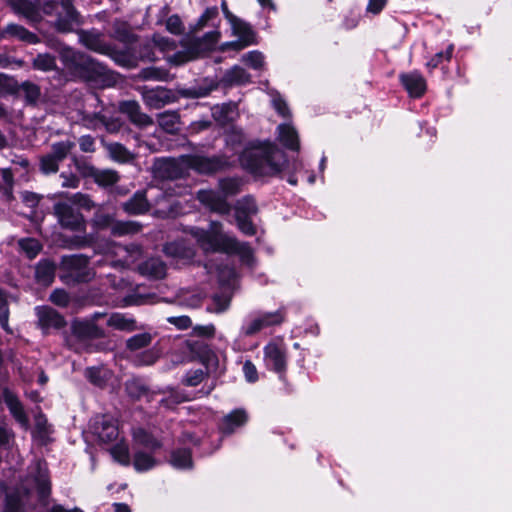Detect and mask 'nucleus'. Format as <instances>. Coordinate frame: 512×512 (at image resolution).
Here are the masks:
<instances>
[{
  "instance_id": "nucleus-35",
  "label": "nucleus",
  "mask_w": 512,
  "mask_h": 512,
  "mask_svg": "<svg viewBox=\"0 0 512 512\" xmlns=\"http://www.w3.org/2000/svg\"><path fill=\"white\" fill-rule=\"evenodd\" d=\"M236 216L250 217L255 215L258 211L255 200L246 196L238 200L235 206Z\"/></svg>"
},
{
  "instance_id": "nucleus-25",
  "label": "nucleus",
  "mask_w": 512,
  "mask_h": 512,
  "mask_svg": "<svg viewBox=\"0 0 512 512\" xmlns=\"http://www.w3.org/2000/svg\"><path fill=\"white\" fill-rule=\"evenodd\" d=\"M36 279L40 284L49 285L55 276V265L49 260H42L36 266Z\"/></svg>"
},
{
  "instance_id": "nucleus-8",
  "label": "nucleus",
  "mask_w": 512,
  "mask_h": 512,
  "mask_svg": "<svg viewBox=\"0 0 512 512\" xmlns=\"http://www.w3.org/2000/svg\"><path fill=\"white\" fill-rule=\"evenodd\" d=\"M104 253L107 257L116 258L112 260L114 267H128L138 259L141 251L136 245L122 246L116 243H107Z\"/></svg>"
},
{
  "instance_id": "nucleus-57",
  "label": "nucleus",
  "mask_w": 512,
  "mask_h": 512,
  "mask_svg": "<svg viewBox=\"0 0 512 512\" xmlns=\"http://www.w3.org/2000/svg\"><path fill=\"white\" fill-rule=\"evenodd\" d=\"M191 399V397L182 392L173 391L166 399H162L161 402L167 407H172L175 404H179L184 401H189Z\"/></svg>"
},
{
  "instance_id": "nucleus-24",
  "label": "nucleus",
  "mask_w": 512,
  "mask_h": 512,
  "mask_svg": "<svg viewBox=\"0 0 512 512\" xmlns=\"http://www.w3.org/2000/svg\"><path fill=\"white\" fill-rule=\"evenodd\" d=\"M4 401L11 414L22 425H27V417L18 398L9 390L4 391Z\"/></svg>"
},
{
  "instance_id": "nucleus-38",
  "label": "nucleus",
  "mask_w": 512,
  "mask_h": 512,
  "mask_svg": "<svg viewBox=\"0 0 512 512\" xmlns=\"http://www.w3.org/2000/svg\"><path fill=\"white\" fill-rule=\"evenodd\" d=\"M75 147L71 140L60 141L52 144L50 154L58 161H63Z\"/></svg>"
},
{
  "instance_id": "nucleus-15",
  "label": "nucleus",
  "mask_w": 512,
  "mask_h": 512,
  "mask_svg": "<svg viewBox=\"0 0 512 512\" xmlns=\"http://www.w3.org/2000/svg\"><path fill=\"white\" fill-rule=\"evenodd\" d=\"M39 325L44 329L61 328L64 326V318L53 308L49 306H41L36 308Z\"/></svg>"
},
{
  "instance_id": "nucleus-9",
  "label": "nucleus",
  "mask_w": 512,
  "mask_h": 512,
  "mask_svg": "<svg viewBox=\"0 0 512 512\" xmlns=\"http://www.w3.org/2000/svg\"><path fill=\"white\" fill-rule=\"evenodd\" d=\"M264 363L267 369L283 374L287 366L286 349L282 343L270 342L264 349Z\"/></svg>"
},
{
  "instance_id": "nucleus-41",
  "label": "nucleus",
  "mask_w": 512,
  "mask_h": 512,
  "mask_svg": "<svg viewBox=\"0 0 512 512\" xmlns=\"http://www.w3.org/2000/svg\"><path fill=\"white\" fill-rule=\"evenodd\" d=\"M218 8L217 7H209L204 13L198 18L196 23L191 26L192 32H198L204 29L210 22H213L218 17Z\"/></svg>"
},
{
  "instance_id": "nucleus-53",
  "label": "nucleus",
  "mask_w": 512,
  "mask_h": 512,
  "mask_svg": "<svg viewBox=\"0 0 512 512\" xmlns=\"http://www.w3.org/2000/svg\"><path fill=\"white\" fill-rule=\"evenodd\" d=\"M242 61L253 69H259L264 64V56L259 51H250L242 56Z\"/></svg>"
},
{
  "instance_id": "nucleus-6",
  "label": "nucleus",
  "mask_w": 512,
  "mask_h": 512,
  "mask_svg": "<svg viewBox=\"0 0 512 512\" xmlns=\"http://www.w3.org/2000/svg\"><path fill=\"white\" fill-rule=\"evenodd\" d=\"M284 321V314L281 310L274 312H261L252 316L241 327L244 336H252L263 329L280 325Z\"/></svg>"
},
{
  "instance_id": "nucleus-46",
  "label": "nucleus",
  "mask_w": 512,
  "mask_h": 512,
  "mask_svg": "<svg viewBox=\"0 0 512 512\" xmlns=\"http://www.w3.org/2000/svg\"><path fill=\"white\" fill-rule=\"evenodd\" d=\"M213 89V86L197 85L189 88L179 89V94L186 98H201L207 96Z\"/></svg>"
},
{
  "instance_id": "nucleus-54",
  "label": "nucleus",
  "mask_w": 512,
  "mask_h": 512,
  "mask_svg": "<svg viewBox=\"0 0 512 512\" xmlns=\"http://www.w3.org/2000/svg\"><path fill=\"white\" fill-rule=\"evenodd\" d=\"M70 202L79 208L91 210L94 207L93 201L86 194L76 193L70 197Z\"/></svg>"
},
{
  "instance_id": "nucleus-45",
  "label": "nucleus",
  "mask_w": 512,
  "mask_h": 512,
  "mask_svg": "<svg viewBox=\"0 0 512 512\" xmlns=\"http://www.w3.org/2000/svg\"><path fill=\"white\" fill-rule=\"evenodd\" d=\"M230 301L231 296L226 293L215 294L212 297V303L207 310L213 313H222L228 309Z\"/></svg>"
},
{
  "instance_id": "nucleus-59",
  "label": "nucleus",
  "mask_w": 512,
  "mask_h": 512,
  "mask_svg": "<svg viewBox=\"0 0 512 512\" xmlns=\"http://www.w3.org/2000/svg\"><path fill=\"white\" fill-rule=\"evenodd\" d=\"M22 504V500L18 495L8 494L6 496L5 512H19Z\"/></svg>"
},
{
  "instance_id": "nucleus-31",
  "label": "nucleus",
  "mask_w": 512,
  "mask_h": 512,
  "mask_svg": "<svg viewBox=\"0 0 512 512\" xmlns=\"http://www.w3.org/2000/svg\"><path fill=\"white\" fill-rule=\"evenodd\" d=\"M152 340L153 335L149 332L136 334L127 339L126 348L131 353H136L137 351L148 347L151 344Z\"/></svg>"
},
{
  "instance_id": "nucleus-23",
  "label": "nucleus",
  "mask_w": 512,
  "mask_h": 512,
  "mask_svg": "<svg viewBox=\"0 0 512 512\" xmlns=\"http://www.w3.org/2000/svg\"><path fill=\"white\" fill-rule=\"evenodd\" d=\"M108 326L126 332H132L138 329L135 319L121 313H113L107 321Z\"/></svg>"
},
{
  "instance_id": "nucleus-20",
  "label": "nucleus",
  "mask_w": 512,
  "mask_h": 512,
  "mask_svg": "<svg viewBox=\"0 0 512 512\" xmlns=\"http://www.w3.org/2000/svg\"><path fill=\"white\" fill-rule=\"evenodd\" d=\"M128 214H143L150 208L145 191H137L128 201L122 205Z\"/></svg>"
},
{
  "instance_id": "nucleus-39",
  "label": "nucleus",
  "mask_w": 512,
  "mask_h": 512,
  "mask_svg": "<svg viewBox=\"0 0 512 512\" xmlns=\"http://www.w3.org/2000/svg\"><path fill=\"white\" fill-rule=\"evenodd\" d=\"M18 246L29 259L35 258L42 249L40 242L34 238H21L18 240Z\"/></svg>"
},
{
  "instance_id": "nucleus-37",
  "label": "nucleus",
  "mask_w": 512,
  "mask_h": 512,
  "mask_svg": "<svg viewBox=\"0 0 512 512\" xmlns=\"http://www.w3.org/2000/svg\"><path fill=\"white\" fill-rule=\"evenodd\" d=\"M241 182L237 178H223L219 180V191L225 196L227 200L228 197L234 196L240 192Z\"/></svg>"
},
{
  "instance_id": "nucleus-19",
  "label": "nucleus",
  "mask_w": 512,
  "mask_h": 512,
  "mask_svg": "<svg viewBox=\"0 0 512 512\" xmlns=\"http://www.w3.org/2000/svg\"><path fill=\"white\" fill-rule=\"evenodd\" d=\"M248 420L245 410L236 409L227 414L220 423V430L224 434H232L237 428L243 426Z\"/></svg>"
},
{
  "instance_id": "nucleus-55",
  "label": "nucleus",
  "mask_w": 512,
  "mask_h": 512,
  "mask_svg": "<svg viewBox=\"0 0 512 512\" xmlns=\"http://www.w3.org/2000/svg\"><path fill=\"white\" fill-rule=\"evenodd\" d=\"M152 42L154 47L162 53H167L175 49V43L168 38L160 35H154Z\"/></svg>"
},
{
  "instance_id": "nucleus-49",
  "label": "nucleus",
  "mask_w": 512,
  "mask_h": 512,
  "mask_svg": "<svg viewBox=\"0 0 512 512\" xmlns=\"http://www.w3.org/2000/svg\"><path fill=\"white\" fill-rule=\"evenodd\" d=\"M13 6L27 18L31 20L37 19V9L33 3L27 0H13Z\"/></svg>"
},
{
  "instance_id": "nucleus-16",
  "label": "nucleus",
  "mask_w": 512,
  "mask_h": 512,
  "mask_svg": "<svg viewBox=\"0 0 512 512\" xmlns=\"http://www.w3.org/2000/svg\"><path fill=\"white\" fill-rule=\"evenodd\" d=\"M73 161L78 170L82 171L80 163L76 157H73ZM83 173H88L93 176L96 183L101 186H110L115 184L119 180V175L114 170H97L90 166H85Z\"/></svg>"
},
{
  "instance_id": "nucleus-50",
  "label": "nucleus",
  "mask_w": 512,
  "mask_h": 512,
  "mask_svg": "<svg viewBox=\"0 0 512 512\" xmlns=\"http://www.w3.org/2000/svg\"><path fill=\"white\" fill-rule=\"evenodd\" d=\"M113 37L122 42H130L132 34L125 22L115 21L113 24Z\"/></svg>"
},
{
  "instance_id": "nucleus-51",
  "label": "nucleus",
  "mask_w": 512,
  "mask_h": 512,
  "mask_svg": "<svg viewBox=\"0 0 512 512\" xmlns=\"http://www.w3.org/2000/svg\"><path fill=\"white\" fill-rule=\"evenodd\" d=\"M59 163L50 153L40 158V170L44 174L56 173L59 169Z\"/></svg>"
},
{
  "instance_id": "nucleus-58",
  "label": "nucleus",
  "mask_w": 512,
  "mask_h": 512,
  "mask_svg": "<svg viewBox=\"0 0 512 512\" xmlns=\"http://www.w3.org/2000/svg\"><path fill=\"white\" fill-rule=\"evenodd\" d=\"M50 300L58 306L65 307L68 305L70 298L66 291L56 289L51 293Z\"/></svg>"
},
{
  "instance_id": "nucleus-2",
  "label": "nucleus",
  "mask_w": 512,
  "mask_h": 512,
  "mask_svg": "<svg viewBox=\"0 0 512 512\" xmlns=\"http://www.w3.org/2000/svg\"><path fill=\"white\" fill-rule=\"evenodd\" d=\"M239 160L244 169L256 176L277 175L287 163L283 151L270 143L246 148Z\"/></svg>"
},
{
  "instance_id": "nucleus-36",
  "label": "nucleus",
  "mask_w": 512,
  "mask_h": 512,
  "mask_svg": "<svg viewBox=\"0 0 512 512\" xmlns=\"http://www.w3.org/2000/svg\"><path fill=\"white\" fill-rule=\"evenodd\" d=\"M110 453L114 460L118 463L126 466L130 464L128 446L121 439L117 440L115 444L110 448Z\"/></svg>"
},
{
  "instance_id": "nucleus-18",
  "label": "nucleus",
  "mask_w": 512,
  "mask_h": 512,
  "mask_svg": "<svg viewBox=\"0 0 512 512\" xmlns=\"http://www.w3.org/2000/svg\"><path fill=\"white\" fill-rule=\"evenodd\" d=\"M401 83L409 95L415 98L421 97L426 90V81L418 72H410L400 76Z\"/></svg>"
},
{
  "instance_id": "nucleus-32",
  "label": "nucleus",
  "mask_w": 512,
  "mask_h": 512,
  "mask_svg": "<svg viewBox=\"0 0 512 512\" xmlns=\"http://www.w3.org/2000/svg\"><path fill=\"white\" fill-rule=\"evenodd\" d=\"M160 358V351L156 347H152L140 353H135L132 356V362L136 366H150L153 365Z\"/></svg>"
},
{
  "instance_id": "nucleus-28",
  "label": "nucleus",
  "mask_w": 512,
  "mask_h": 512,
  "mask_svg": "<svg viewBox=\"0 0 512 512\" xmlns=\"http://www.w3.org/2000/svg\"><path fill=\"white\" fill-rule=\"evenodd\" d=\"M223 81L228 85H243L250 82V75L240 66H234L226 71Z\"/></svg>"
},
{
  "instance_id": "nucleus-61",
  "label": "nucleus",
  "mask_w": 512,
  "mask_h": 512,
  "mask_svg": "<svg viewBox=\"0 0 512 512\" xmlns=\"http://www.w3.org/2000/svg\"><path fill=\"white\" fill-rule=\"evenodd\" d=\"M243 373L245 376V379L248 382H255L258 379V372L256 369V366L250 361L246 360L243 364Z\"/></svg>"
},
{
  "instance_id": "nucleus-22",
  "label": "nucleus",
  "mask_w": 512,
  "mask_h": 512,
  "mask_svg": "<svg viewBox=\"0 0 512 512\" xmlns=\"http://www.w3.org/2000/svg\"><path fill=\"white\" fill-rule=\"evenodd\" d=\"M139 271L142 275L160 279L166 274V266L159 258H150L139 266Z\"/></svg>"
},
{
  "instance_id": "nucleus-12",
  "label": "nucleus",
  "mask_w": 512,
  "mask_h": 512,
  "mask_svg": "<svg viewBox=\"0 0 512 512\" xmlns=\"http://www.w3.org/2000/svg\"><path fill=\"white\" fill-rule=\"evenodd\" d=\"M89 259L84 255L65 256L62 264L72 275L79 281H89L93 278L94 273L88 268Z\"/></svg>"
},
{
  "instance_id": "nucleus-7",
  "label": "nucleus",
  "mask_w": 512,
  "mask_h": 512,
  "mask_svg": "<svg viewBox=\"0 0 512 512\" xmlns=\"http://www.w3.org/2000/svg\"><path fill=\"white\" fill-rule=\"evenodd\" d=\"M54 214L60 225L72 231H81L85 227L83 215L70 203L58 202L53 206Z\"/></svg>"
},
{
  "instance_id": "nucleus-56",
  "label": "nucleus",
  "mask_w": 512,
  "mask_h": 512,
  "mask_svg": "<svg viewBox=\"0 0 512 512\" xmlns=\"http://www.w3.org/2000/svg\"><path fill=\"white\" fill-rule=\"evenodd\" d=\"M204 377L205 372L202 369L191 370L187 372L183 382L187 386H197L203 381Z\"/></svg>"
},
{
  "instance_id": "nucleus-13",
  "label": "nucleus",
  "mask_w": 512,
  "mask_h": 512,
  "mask_svg": "<svg viewBox=\"0 0 512 512\" xmlns=\"http://www.w3.org/2000/svg\"><path fill=\"white\" fill-rule=\"evenodd\" d=\"M60 58L69 69H88L95 65L89 56L67 46L61 48Z\"/></svg>"
},
{
  "instance_id": "nucleus-30",
  "label": "nucleus",
  "mask_w": 512,
  "mask_h": 512,
  "mask_svg": "<svg viewBox=\"0 0 512 512\" xmlns=\"http://www.w3.org/2000/svg\"><path fill=\"white\" fill-rule=\"evenodd\" d=\"M133 439L136 444L151 450L161 447V443L143 428H137L133 431Z\"/></svg>"
},
{
  "instance_id": "nucleus-42",
  "label": "nucleus",
  "mask_w": 512,
  "mask_h": 512,
  "mask_svg": "<svg viewBox=\"0 0 512 512\" xmlns=\"http://www.w3.org/2000/svg\"><path fill=\"white\" fill-rule=\"evenodd\" d=\"M141 225L136 222H116L111 226V232L115 236H123L127 234H134L139 232Z\"/></svg>"
},
{
  "instance_id": "nucleus-1",
  "label": "nucleus",
  "mask_w": 512,
  "mask_h": 512,
  "mask_svg": "<svg viewBox=\"0 0 512 512\" xmlns=\"http://www.w3.org/2000/svg\"><path fill=\"white\" fill-rule=\"evenodd\" d=\"M190 233L206 252L222 250L236 253L244 263L248 265L253 263L254 257L251 247L247 243L239 242L234 237L224 234L221 230V224L218 222H211L208 230L191 228Z\"/></svg>"
},
{
  "instance_id": "nucleus-29",
  "label": "nucleus",
  "mask_w": 512,
  "mask_h": 512,
  "mask_svg": "<svg viewBox=\"0 0 512 512\" xmlns=\"http://www.w3.org/2000/svg\"><path fill=\"white\" fill-rule=\"evenodd\" d=\"M5 33L29 44H35L39 42V38L34 33L17 24L7 25L5 28Z\"/></svg>"
},
{
  "instance_id": "nucleus-48",
  "label": "nucleus",
  "mask_w": 512,
  "mask_h": 512,
  "mask_svg": "<svg viewBox=\"0 0 512 512\" xmlns=\"http://www.w3.org/2000/svg\"><path fill=\"white\" fill-rule=\"evenodd\" d=\"M33 66L34 68L42 71H50L55 69L56 67V61L55 58L50 54H39L37 57L33 60Z\"/></svg>"
},
{
  "instance_id": "nucleus-11",
  "label": "nucleus",
  "mask_w": 512,
  "mask_h": 512,
  "mask_svg": "<svg viewBox=\"0 0 512 512\" xmlns=\"http://www.w3.org/2000/svg\"><path fill=\"white\" fill-rule=\"evenodd\" d=\"M197 200L212 212L218 214H228L231 210L230 204L220 191L212 189L199 190L196 195Z\"/></svg>"
},
{
  "instance_id": "nucleus-5",
  "label": "nucleus",
  "mask_w": 512,
  "mask_h": 512,
  "mask_svg": "<svg viewBox=\"0 0 512 512\" xmlns=\"http://www.w3.org/2000/svg\"><path fill=\"white\" fill-rule=\"evenodd\" d=\"M228 23L230 24L232 35L237 37V40L222 44L221 49L223 51L229 49L239 51L256 42L255 33L247 22L236 16Z\"/></svg>"
},
{
  "instance_id": "nucleus-52",
  "label": "nucleus",
  "mask_w": 512,
  "mask_h": 512,
  "mask_svg": "<svg viewBox=\"0 0 512 512\" xmlns=\"http://www.w3.org/2000/svg\"><path fill=\"white\" fill-rule=\"evenodd\" d=\"M454 46L451 44L447 47L444 52L437 53L431 60L426 63L427 68L435 69L437 68L443 61L449 62L452 54H453Z\"/></svg>"
},
{
  "instance_id": "nucleus-64",
  "label": "nucleus",
  "mask_w": 512,
  "mask_h": 512,
  "mask_svg": "<svg viewBox=\"0 0 512 512\" xmlns=\"http://www.w3.org/2000/svg\"><path fill=\"white\" fill-rule=\"evenodd\" d=\"M220 37L221 33L216 29L206 33L202 38V42L206 48H212L216 43H218Z\"/></svg>"
},
{
  "instance_id": "nucleus-4",
  "label": "nucleus",
  "mask_w": 512,
  "mask_h": 512,
  "mask_svg": "<svg viewBox=\"0 0 512 512\" xmlns=\"http://www.w3.org/2000/svg\"><path fill=\"white\" fill-rule=\"evenodd\" d=\"M79 42L87 49L99 54L112 57L115 61L121 63L120 55L114 48L105 41L103 33L96 29L78 30Z\"/></svg>"
},
{
  "instance_id": "nucleus-33",
  "label": "nucleus",
  "mask_w": 512,
  "mask_h": 512,
  "mask_svg": "<svg viewBox=\"0 0 512 512\" xmlns=\"http://www.w3.org/2000/svg\"><path fill=\"white\" fill-rule=\"evenodd\" d=\"M170 464L176 469L191 468V452L188 449H177L173 451L170 457Z\"/></svg>"
},
{
  "instance_id": "nucleus-34",
  "label": "nucleus",
  "mask_w": 512,
  "mask_h": 512,
  "mask_svg": "<svg viewBox=\"0 0 512 512\" xmlns=\"http://www.w3.org/2000/svg\"><path fill=\"white\" fill-rule=\"evenodd\" d=\"M158 123L164 131L175 133L179 130V115L176 112H163L158 115Z\"/></svg>"
},
{
  "instance_id": "nucleus-60",
  "label": "nucleus",
  "mask_w": 512,
  "mask_h": 512,
  "mask_svg": "<svg viewBox=\"0 0 512 512\" xmlns=\"http://www.w3.org/2000/svg\"><path fill=\"white\" fill-rule=\"evenodd\" d=\"M238 228L246 235H254L255 227L249 217L236 216Z\"/></svg>"
},
{
  "instance_id": "nucleus-27",
  "label": "nucleus",
  "mask_w": 512,
  "mask_h": 512,
  "mask_svg": "<svg viewBox=\"0 0 512 512\" xmlns=\"http://www.w3.org/2000/svg\"><path fill=\"white\" fill-rule=\"evenodd\" d=\"M37 476L35 478L36 489L41 499L46 498L50 492V482L47 476V468L41 462L36 463Z\"/></svg>"
},
{
  "instance_id": "nucleus-10",
  "label": "nucleus",
  "mask_w": 512,
  "mask_h": 512,
  "mask_svg": "<svg viewBox=\"0 0 512 512\" xmlns=\"http://www.w3.org/2000/svg\"><path fill=\"white\" fill-rule=\"evenodd\" d=\"M93 433L103 444H113L119 440V429L116 421L108 416H97L93 423Z\"/></svg>"
},
{
  "instance_id": "nucleus-21",
  "label": "nucleus",
  "mask_w": 512,
  "mask_h": 512,
  "mask_svg": "<svg viewBox=\"0 0 512 512\" xmlns=\"http://www.w3.org/2000/svg\"><path fill=\"white\" fill-rule=\"evenodd\" d=\"M278 139L291 150L298 151L300 148L298 134L290 124H281L278 126Z\"/></svg>"
},
{
  "instance_id": "nucleus-43",
  "label": "nucleus",
  "mask_w": 512,
  "mask_h": 512,
  "mask_svg": "<svg viewBox=\"0 0 512 512\" xmlns=\"http://www.w3.org/2000/svg\"><path fill=\"white\" fill-rule=\"evenodd\" d=\"M107 149L110 156L118 162H129L133 158L132 154L122 144L111 143L107 145Z\"/></svg>"
},
{
  "instance_id": "nucleus-3",
  "label": "nucleus",
  "mask_w": 512,
  "mask_h": 512,
  "mask_svg": "<svg viewBox=\"0 0 512 512\" xmlns=\"http://www.w3.org/2000/svg\"><path fill=\"white\" fill-rule=\"evenodd\" d=\"M228 162L223 157H205L200 155L182 156L179 161L161 160L157 162L160 175L165 178H179L182 176L181 168H190L201 174H212L227 167Z\"/></svg>"
},
{
  "instance_id": "nucleus-40",
  "label": "nucleus",
  "mask_w": 512,
  "mask_h": 512,
  "mask_svg": "<svg viewBox=\"0 0 512 512\" xmlns=\"http://www.w3.org/2000/svg\"><path fill=\"white\" fill-rule=\"evenodd\" d=\"M74 331L79 336L88 338H98L103 335L101 329H99L94 323L88 321L76 323L74 325Z\"/></svg>"
},
{
  "instance_id": "nucleus-44",
  "label": "nucleus",
  "mask_w": 512,
  "mask_h": 512,
  "mask_svg": "<svg viewBox=\"0 0 512 512\" xmlns=\"http://www.w3.org/2000/svg\"><path fill=\"white\" fill-rule=\"evenodd\" d=\"M156 460L147 453L136 452L134 455L133 465L137 471H147L156 466Z\"/></svg>"
},
{
  "instance_id": "nucleus-14",
  "label": "nucleus",
  "mask_w": 512,
  "mask_h": 512,
  "mask_svg": "<svg viewBox=\"0 0 512 512\" xmlns=\"http://www.w3.org/2000/svg\"><path fill=\"white\" fill-rule=\"evenodd\" d=\"M119 109L129 117L132 123L139 127H146L153 123L151 117L141 112L140 105L136 101H123L120 103Z\"/></svg>"
},
{
  "instance_id": "nucleus-47",
  "label": "nucleus",
  "mask_w": 512,
  "mask_h": 512,
  "mask_svg": "<svg viewBox=\"0 0 512 512\" xmlns=\"http://www.w3.org/2000/svg\"><path fill=\"white\" fill-rule=\"evenodd\" d=\"M20 91L24 94L26 101L30 104H34L40 97V88L29 81L23 82L20 86Z\"/></svg>"
},
{
  "instance_id": "nucleus-26",
  "label": "nucleus",
  "mask_w": 512,
  "mask_h": 512,
  "mask_svg": "<svg viewBox=\"0 0 512 512\" xmlns=\"http://www.w3.org/2000/svg\"><path fill=\"white\" fill-rule=\"evenodd\" d=\"M144 99L149 106L154 108H161L171 101L169 91L163 88L147 91Z\"/></svg>"
},
{
  "instance_id": "nucleus-63",
  "label": "nucleus",
  "mask_w": 512,
  "mask_h": 512,
  "mask_svg": "<svg viewBox=\"0 0 512 512\" xmlns=\"http://www.w3.org/2000/svg\"><path fill=\"white\" fill-rule=\"evenodd\" d=\"M93 224L98 229H103L110 225L112 226V217L109 214L98 212L93 218Z\"/></svg>"
},
{
  "instance_id": "nucleus-17",
  "label": "nucleus",
  "mask_w": 512,
  "mask_h": 512,
  "mask_svg": "<svg viewBox=\"0 0 512 512\" xmlns=\"http://www.w3.org/2000/svg\"><path fill=\"white\" fill-rule=\"evenodd\" d=\"M62 8L64 15L58 16L55 27L63 33L71 32L73 27L79 24L78 13L68 0L62 3Z\"/></svg>"
},
{
  "instance_id": "nucleus-62",
  "label": "nucleus",
  "mask_w": 512,
  "mask_h": 512,
  "mask_svg": "<svg viewBox=\"0 0 512 512\" xmlns=\"http://www.w3.org/2000/svg\"><path fill=\"white\" fill-rule=\"evenodd\" d=\"M143 77L145 79L165 81L168 78V73L156 68H149L143 70Z\"/></svg>"
}]
</instances>
